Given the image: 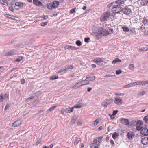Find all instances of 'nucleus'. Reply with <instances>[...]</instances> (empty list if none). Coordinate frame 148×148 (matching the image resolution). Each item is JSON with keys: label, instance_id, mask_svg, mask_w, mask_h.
Returning a JSON list of instances; mask_svg holds the SVG:
<instances>
[{"label": "nucleus", "instance_id": "f257e3e1", "mask_svg": "<svg viewBox=\"0 0 148 148\" xmlns=\"http://www.w3.org/2000/svg\"><path fill=\"white\" fill-rule=\"evenodd\" d=\"M110 16V12H106L104 13L100 17V20L101 21H107L108 19Z\"/></svg>", "mask_w": 148, "mask_h": 148}, {"label": "nucleus", "instance_id": "f03ea898", "mask_svg": "<svg viewBox=\"0 0 148 148\" xmlns=\"http://www.w3.org/2000/svg\"><path fill=\"white\" fill-rule=\"evenodd\" d=\"M123 8L121 7H119L118 5H114L112 10L114 13H119L122 11Z\"/></svg>", "mask_w": 148, "mask_h": 148}, {"label": "nucleus", "instance_id": "7ed1b4c3", "mask_svg": "<svg viewBox=\"0 0 148 148\" xmlns=\"http://www.w3.org/2000/svg\"><path fill=\"white\" fill-rule=\"evenodd\" d=\"M122 11L124 14L128 15L132 12V10L129 6H127L123 8Z\"/></svg>", "mask_w": 148, "mask_h": 148}, {"label": "nucleus", "instance_id": "20e7f679", "mask_svg": "<svg viewBox=\"0 0 148 148\" xmlns=\"http://www.w3.org/2000/svg\"><path fill=\"white\" fill-rule=\"evenodd\" d=\"M98 140L97 139L95 138L93 140V143L90 144V147L91 148H99L97 144Z\"/></svg>", "mask_w": 148, "mask_h": 148}, {"label": "nucleus", "instance_id": "39448f33", "mask_svg": "<svg viewBox=\"0 0 148 148\" xmlns=\"http://www.w3.org/2000/svg\"><path fill=\"white\" fill-rule=\"evenodd\" d=\"M143 121L140 120H138L136 124V129L138 130H140L142 128V125H143Z\"/></svg>", "mask_w": 148, "mask_h": 148}, {"label": "nucleus", "instance_id": "423d86ee", "mask_svg": "<svg viewBox=\"0 0 148 148\" xmlns=\"http://www.w3.org/2000/svg\"><path fill=\"white\" fill-rule=\"evenodd\" d=\"M8 98V96L7 94L3 95L1 93L0 94V102H3V100L6 101Z\"/></svg>", "mask_w": 148, "mask_h": 148}, {"label": "nucleus", "instance_id": "0eeeda50", "mask_svg": "<svg viewBox=\"0 0 148 148\" xmlns=\"http://www.w3.org/2000/svg\"><path fill=\"white\" fill-rule=\"evenodd\" d=\"M98 32L101 34L103 36H106L107 35L106 33V30L103 28H100L98 29Z\"/></svg>", "mask_w": 148, "mask_h": 148}, {"label": "nucleus", "instance_id": "6e6552de", "mask_svg": "<svg viewBox=\"0 0 148 148\" xmlns=\"http://www.w3.org/2000/svg\"><path fill=\"white\" fill-rule=\"evenodd\" d=\"M125 1L124 0H118L114 2L115 5H118L119 7H121L122 4H124Z\"/></svg>", "mask_w": 148, "mask_h": 148}, {"label": "nucleus", "instance_id": "1a4fd4ad", "mask_svg": "<svg viewBox=\"0 0 148 148\" xmlns=\"http://www.w3.org/2000/svg\"><path fill=\"white\" fill-rule=\"evenodd\" d=\"M82 82H80V81L76 83L75 85H74L72 87L74 89H77L80 86L83 85H85L87 84H82Z\"/></svg>", "mask_w": 148, "mask_h": 148}, {"label": "nucleus", "instance_id": "9d476101", "mask_svg": "<svg viewBox=\"0 0 148 148\" xmlns=\"http://www.w3.org/2000/svg\"><path fill=\"white\" fill-rule=\"evenodd\" d=\"M114 102L117 105L120 106L122 104V100L119 98L116 97L115 98Z\"/></svg>", "mask_w": 148, "mask_h": 148}, {"label": "nucleus", "instance_id": "9b49d317", "mask_svg": "<svg viewBox=\"0 0 148 148\" xmlns=\"http://www.w3.org/2000/svg\"><path fill=\"white\" fill-rule=\"evenodd\" d=\"M22 123L21 120H18L14 122L12 124V126L14 127H17L20 125Z\"/></svg>", "mask_w": 148, "mask_h": 148}, {"label": "nucleus", "instance_id": "f8f14e48", "mask_svg": "<svg viewBox=\"0 0 148 148\" xmlns=\"http://www.w3.org/2000/svg\"><path fill=\"white\" fill-rule=\"evenodd\" d=\"M135 134L132 132H130L127 134V138L129 140H131L134 136Z\"/></svg>", "mask_w": 148, "mask_h": 148}, {"label": "nucleus", "instance_id": "ddd939ff", "mask_svg": "<svg viewBox=\"0 0 148 148\" xmlns=\"http://www.w3.org/2000/svg\"><path fill=\"white\" fill-rule=\"evenodd\" d=\"M141 134L145 136L148 135V129L147 128H143L140 131Z\"/></svg>", "mask_w": 148, "mask_h": 148}, {"label": "nucleus", "instance_id": "4468645a", "mask_svg": "<svg viewBox=\"0 0 148 148\" xmlns=\"http://www.w3.org/2000/svg\"><path fill=\"white\" fill-rule=\"evenodd\" d=\"M141 142L144 145H147L148 144V138L145 137L142 139Z\"/></svg>", "mask_w": 148, "mask_h": 148}, {"label": "nucleus", "instance_id": "2eb2a0df", "mask_svg": "<svg viewBox=\"0 0 148 148\" xmlns=\"http://www.w3.org/2000/svg\"><path fill=\"white\" fill-rule=\"evenodd\" d=\"M34 3L37 6H41L43 4L41 2L38 0H33Z\"/></svg>", "mask_w": 148, "mask_h": 148}, {"label": "nucleus", "instance_id": "dca6fc26", "mask_svg": "<svg viewBox=\"0 0 148 148\" xmlns=\"http://www.w3.org/2000/svg\"><path fill=\"white\" fill-rule=\"evenodd\" d=\"M121 122L123 124L128 125L129 124V122L128 119L123 118L121 120Z\"/></svg>", "mask_w": 148, "mask_h": 148}, {"label": "nucleus", "instance_id": "f3484780", "mask_svg": "<svg viewBox=\"0 0 148 148\" xmlns=\"http://www.w3.org/2000/svg\"><path fill=\"white\" fill-rule=\"evenodd\" d=\"M15 5L20 8H22L24 6V3L20 2H16L15 3Z\"/></svg>", "mask_w": 148, "mask_h": 148}, {"label": "nucleus", "instance_id": "a211bd4d", "mask_svg": "<svg viewBox=\"0 0 148 148\" xmlns=\"http://www.w3.org/2000/svg\"><path fill=\"white\" fill-rule=\"evenodd\" d=\"M52 3L53 8H55L58 7L59 2L57 1H55Z\"/></svg>", "mask_w": 148, "mask_h": 148}, {"label": "nucleus", "instance_id": "6ab92c4d", "mask_svg": "<svg viewBox=\"0 0 148 148\" xmlns=\"http://www.w3.org/2000/svg\"><path fill=\"white\" fill-rule=\"evenodd\" d=\"M64 48L65 49H76V47L74 46H71V45H66L65 46Z\"/></svg>", "mask_w": 148, "mask_h": 148}, {"label": "nucleus", "instance_id": "aec40b11", "mask_svg": "<svg viewBox=\"0 0 148 148\" xmlns=\"http://www.w3.org/2000/svg\"><path fill=\"white\" fill-rule=\"evenodd\" d=\"M138 2L142 6L145 5L147 4V2L145 0H139Z\"/></svg>", "mask_w": 148, "mask_h": 148}, {"label": "nucleus", "instance_id": "412c9836", "mask_svg": "<svg viewBox=\"0 0 148 148\" xmlns=\"http://www.w3.org/2000/svg\"><path fill=\"white\" fill-rule=\"evenodd\" d=\"M15 53V51H12L6 53L5 54V56H13Z\"/></svg>", "mask_w": 148, "mask_h": 148}, {"label": "nucleus", "instance_id": "4be33fe9", "mask_svg": "<svg viewBox=\"0 0 148 148\" xmlns=\"http://www.w3.org/2000/svg\"><path fill=\"white\" fill-rule=\"evenodd\" d=\"M113 32V29L110 27H109L107 30H106V33L107 34V35L110 34H111Z\"/></svg>", "mask_w": 148, "mask_h": 148}, {"label": "nucleus", "instance_id": "5701e85b", "mask_svg": "<svg viewBox=\"0 0 148 148\" xmlns=\"http://www.w3.org/2000/svg\"><path fill=\"white\" fill-rule=\"evenodd\" d=\"M73 108H68L65 109V112L66 113L72 112L73 110Z\"/></svg>", "mask_w": 148, "mask_h": 148}, {"label": "nucleus", "instance_id": "b1692460", "mask_svg": "<svg viewBox=\"0 0 148 148\" xmlns=\"http://www.w3.org/2000/svg\"><path fill=\"white\" fill-rule=\"evenodd\" d=\"M142 22L145 27H148V20L147 19L144 18L142 21Z\"/></svg>", "mask_w": 148, "mask_h": 148}, {"label": "nucleus", "instance_id": "393cba45", "mask_svg": "<svg viewBox=\"0 0 148 148\" xmlns=\"http://www.w3.org/2000/svg\"><path fill=\"white\" fill-rule=\"evenodd\" d=\"M99 122V119H96L95 121H94L92 123V126L93 127L96 126Z\"/></svg>", "mask_w": 148, "mask_h": 148}, {"label": "nucleus", "instance_id": "a878e982", "mask_svg": "<svg viewBox=\"0 0 148 148\" xmlns=\"http://www.w3.org/2000/svg\"><path fill=\"white\" fill-rule=\"evenodd\" d=\"M119 136L118 134L116 132L114 133L112 135V137L114 139L117 138Z\"/></svg>", "mask_w": 148, "mask_h": 148}, {"label": "nucleus", "instance_id": "bb28decb", "mask_svg": "<svg viewBox=\"0 0 148 148\" xmlns=\"http://www.w3.org/2000/svg\"><path fill=\"white\" fill-rule=\"evenodd\" d=\"M47 8L49 10L52 9L53 8L52 4V3H51L49 4H47Z\"/></svg>", "mask_w": 148, "mask_h": 148}, {"label": "nucleus", "instance_id": "cd10ccee", "mask_svg": "<svg viewBox=\"0 0 148 148\" xmlns=\"http://www.w3.org/2000/svg\"><path fill=\"white\" fill-rule=\"evenodd\" d=\"M80 140L81 139L79 137H76V139L74 142V144L75 145L77 144Z\"/></svg>", "mask_w": 148, "mask_h": 148}, {"label": "nucleus", "instance_id": "c85d7f7f", "mask_svg": "<svg viewBox=\"0 0 148 148\" xmlns=\"http://www.w3.org/2000/svg\"><path fill=\"white\" fill-rule=\"evenodd\" d=\"M121 60L118 58H116L112 62L113 64H115L116 62H121Z\"/></svg>", "mask_w": 148, "mask_h": 148}, {"label": "nucleus", "instance_id": "c756f323", "mask_svg": "<svg viewBox=\"0 0 148 148\" xmlns=\"http://www.w3.org/2000/svg\"><path fill=\"white\" fill-rule=\"evenodd\" d=\"M73 66L72 65H67L65 66V69H73Z\"/></svg>", "mask_w": 148, "mask_h": 148}, {"label": "nucleus", "instance_id": "7c9ffc66", "mask_svg": "<svg viewBox=\"0 0 148 148\" xmlns=\"http://www.w3.org/2000/svg\"><path fill=\"white\" fill-rule=\"evenodd\" d=\"M9 9L12 12L14 11V9L13 8L12 4H10L9 5Z\"/></svg>", "mask_w": 148, "mask_h": 148}, {"label": "nucleus", "instance_id": "2f4dec72", "mask_svg": "<svg viewBox=\"0 0 148 148\" xmlns=\"http://www.w3.org/2000/svg\"><path fill=\"white\" fill-rule=\"evenodd\" d=\"M122 28L124 31L128 32L129 31V28L127 27L123 26L122 27Z\"/></svg>", "mask_w": 148, "mask_h": 148}, {"label": "nucleus", "instance_id": "473e14b6", "mask_svg": "<svg viewBox=\"0 0 148 148\" xmlns=\"http://www.w3.org/2000/svg\"><path fill=\"white\" fill-rule=\"evenodd\" d=\"M57 107V106H53L51 107L47 111V112H49L50 111H52L54 110V109L56 108Z\"/></svg>", "mask_w": 148, "mask_h": 148}, {"label": "nucleus", "instance_id": "72a5a7b5", "mask_svg": "<svg viewBox=\"0 0 148 148\" xmlns=\"http://www.w3.org/2000/svg\"><path fill=\"white\" fill-rule=\"evenodd\" d=\"M106 102H107L108 105H109L113 102V100L112 99H109L106 100L105 101Z\"/></svg>", "mask_w": 148, "mask_h": 148}, {"label": "nucleus", "instance_id": "f704fd0d", "mask_svg": "<svg viewBox=\"0 0 148 148\" xmlns=\"http://www.w3.org/2000/svg\"><path fill=\"white\" fill-rule=\"evenodd\" d=\"M140 81H137L132 83L133 86L136 85H140Z\"/></svg>", "mask_w": 148, "mask_h": 148}, {"label": "nucleus", "instance_id": "c9c22d12", "mask_svg": "<svg viewBox=\"0 0 148 148\" xmlns=\"http://www.w3.org/2000/svg\"><path fill=\"white\" fill-rule=\"evenodd\" d=\"M23 58V57L22 56H19L18 58L16 60V61L19 62H20L21 60Z\"/></svg>", "mask_w": 148, "mask_h": 148}, {"label": "nucleus", "instance_id": "e433bc0d", "mask_svg": "<svg viewBox=\"0 0 148 148\" xmlns=\"http://www.w3.org/2000/svg\"><path fill=\"white\" fill-rule=\"evenodd\" d=\"M140 85H142L143 86H145L146 84H148V82L147 81H140Z\"/></svg>", "mask_w": 148, "mask_h": 148}, {"label": "nucleus", "instance_id": "4c0bfd02", "mask_svg": "<svg viewBox=\"0 0 148 148\" xmlns=\"http://www.w3.org/2000/svg\"><path fill=\"white\" fill-rule=\"evenodd\" d=\"M77 119L76 117H74L71 121L70 123L71 124L74 123L75 121Z\"/></svg>", "mask_w": 148, "mask_h": 148}, {"label": "nucleus", "instance_id": "58836bf2", "mask_svg": "<svg viewBox=\"0 0 148 148\" xmlns=\"http://www.w3.org/2000/svg\"><path fill=\"white\" fill-rule=\"evenodd\" d=\"M133 84L132 83L129 84L125 85L124 86V87L125 88H130L131 87L133 86Z\"/></svg>", "mask_w": 148, "mask_h": 148}, {"label": "nucleus", "instance_id": "ea45409f", "mask_svg": "<svg viewBox=\"0 0 148 148\" xmlns=\"http://www.w3.org/2000/svg\"><path fill=\"white\" fill-rule=\"evenodd\" d=\"M144 121L146 123H147V121H148V115L145 116L143 118Z\"/></svg>", "mask_w": 148, "mask_h": 148}, {"label": "nucleus", "instance_id": "a19ab883", "mask_svg": "<svg viewBox=\"0 0 148 148\" xmlns=\"http://www.w3.org/2000/svg\"><path fill=\"white\" fill-rule=\"evenodd\" d=\"M139 49L141 51H146L147 50V48L142 47L140 48Z\"/></svg>", "mask_w": 148, "mask_h": 148}, {"label": "nucleus", "instance_id": "79ce46f5", "mask_svg": "<svg viewBox=\"0 0 148 148\" xmlns=\"http://www.w3.org/2000/svg\"><path fill=\"white\" fill-rule=\"evenodd\" d=\"M118 112V110H114L113 112V114L112 115H111L110 117L112 118V116L113 118H114V116L115 115L117 114Z\"/></svg>", "mask_w": 148, "mask_h": 148}, {"label": "nucleus", "instance_id": "37998d69", "mask_svg": "<svg viewBox=\"0 0 148 148\" xmlns=\"http://www.w3.org/2000/svg\"><path fill=\"white\" fill-rule=\"evenodd\" d=\"M76 44L78 46H80L82 45V43L80 40L77 41L76 42Z\"/></svg>", "mask_w": 148, "mask_h": 148}, {"label": "nucleus", "instance_id": "c03bdc74", "mask_svg": "<svg viewBox=\"0 0 148 148\" xmlns=\"http://www.w3.org/2000/svg\"><path fill=\"white\" fill-rule=\"evenodd\" d=\"M129 69L132 70H134V66L133 64H130L129 66Z\"/></svg>", "mask_w": 148, "mask_h": 148}, {"label": "nucleus", "instance_id": "a18cd8bd", "mask_svg": "<svg viewBox=\"0 0 148 148\" xmlns=\"http://www.w3.org/2000/svg\"><path fill=\"white\" fill-rule=\"evenodd\" d=\"M58 78V76H53L52 77H51L50 78V79L53 80L56 79H57Z\"/></svg>", "mask_w": 148, "mask_h": 148}, {"label": "nucleus", "instance_id": "49530a36", "mask_svg": "<svg viewBox=\"0 0 148 148\" xmlns=\"http://www.w3.org/2000/svg\"><path fill=\"white\" fill-rule=\"evenodd\" d=\"M6 1L5 0H2V2L0 1V2L2 4H4L5 5H8V3H6L5 1Z\"/></svg>", "mask_w": 148, "mask_h": 148}, {"label": "nucleus", "instance_id": "de8ad7c7", "mask_svg": "<svg viewBox=\"0 0 148 148\" xmlns=\"http://www.w3.org/2000/svg\"><path fill=\"white\" fill-rule=\"evenodd\" d=\"M63 71H65V72H66V69H61L59 70L58 71V73H60Z\"/></svg>", "mask_w": 148, "mask_h": 148}, {"label": "nucleus", "instance_id": "09e8293b", "mask_svg": "<svg viewBox=\"0 0 148 148\" xmlns=\"http://www.w3.org/2000/svg\"><path fill=\"white\" fill-rule=\"evenodd\" d=\"M102 105L105 108H106L107 107L108 105L107 103V102L105 101L102 103Z\"/></svg>", "mask_w": 148, "mask_h": 148}, {"label": "nucleus", "instance_id": "8fccbe9b", "mask_svg": "<svg viewBox=\"0 0 148 148\" xmlns=\"http://www.w3.org/2000/svg\"><path fill=\"white\" fill-rule=\"evenodd\" d=\"M89 77V79L90 81H92L94 80L95 79V76H93L91 77Z\"/></svg>", "mask_w": 148, "mask_h": 148}, {"label": "nucleus", "instance_id": "3c124183", "mask_svg": "<svg viewBox=\"0 0 148 148\" xmlns=\"http://www.w3.org/2000/svg\"><path fill=\"white\" fill-rule=\"evenodd\" d=\"M40 102V100L38 99H36L34 102V103L36 105L38 104Z\"/></svg>", "mask_w": 148, "mask_h": 148}, {"label": "nucleus", "instance_id": "603ef678", "mask_svg": "<svg viewBox=\"0 0 148 148\" xmlns=\"http://www.w3.org/2000/svg\"><path fill=\"white\" fill-rule=\"evenodd\" d=\"M53 147V145L52 144H51L48 146H44L43 147V148H52Z\"/></svg>", "mask_w": 148, "mask_h": 148}, {"label": "nucleus", "instance_id": "864d4df0", "mask_svg": "<svg viewBox=\"0 0 148 148\" xmlns=\"http://www.w3.org/2000/svg\"><path fill=\"white\" fill-rule=\"evenodd\" d=\"M80 82H82V84H85V85H86L87 84H89V81H87V82H85V80H82L81 81H80Z\"/></svg>", "mask_w": 148, "mask_h": 148}, {"label": "nucleus", "instance_id": "5fc2aeb1", "mask_svg": "<svg viewBox=\"0 0 148 148\" xmlns=\"http://www.w3.org/2000/svg\"><path fill=\"white\" fill-rule=\"evenodd\" d=\"M102 61V59L101 58H96L94 60V61L95 62H99Z\"/></svg>", "mask_w": 148, "mask_h": 148}, {"label": "nucleus", "instance_id": "6e6d98bb", "mask_svg": "<svg viewBox=\"0 0 148 148\" xmlns=\"http://www.w3.org/2000/svg\"><path fill=\"white\" fill-rule=\"evenodd\" d=\"M135 28H132V29L130 30V33H135Z\"/></svg>", "mask_w": 148, "mask_h": 148}, {"label": "nucleus", "instance_id": "4d7b16f0", "mask_svg": "<svg viewBox=\"0 0 148 148\" xmlns=\"http://www.w3.org/2000/svg\"><path fill=\"white\" fill-rule=\"evenodd\" d=\"M102 139V137H100L98 138V142L99 145L100 144V143H101Z\"/></svg>", "mask_w": 148, "mask_h": 148}, {"label": "nucleus", "instance_id": "13d9d810", "mask_svg": "<svg viewBox=\"0 0 148 148\" xmlns=\"http://www.w3.org/2000/svg\"><path fill=\"white\" fill-rule=\"evenodd\" d=\"M90 38L88 37L85 38L84 39L85 42L87 43L90 40Z\"/></svg>", "mask_w": 148, "mask_h": 148}, {"label": "nucleus", "instance_id": "bf43d9fd", "mask_svg": "<svg viewBox=\"0 0 148 148\" xmlns=\"http://www.w3.org/2000/svg\"><path fill=\"white\" fill-rule=\"evenodd\" d=\"M121 71L119 70H116V74L117 75H119L121 73Z\"/></svg>", "mask_w": 148, "mask_h": 148}, {"label": "nucleus", "instance_id": "052dcab7", "mask_svg": "<svg viewBox=\"0 0 148 148\" xmlns=\"http://www.w3.org/2000/svg\"><path fill=\"white\" fill-rule=\"evenodd\" d=\"M147 28V27H146V28ZM140 29L142 30L143 32H145L146 31L145 27H141Z\"/></svg>", "mask_w": 148, "mask_h": 148}, {"label": "nucleus", "instance_id": "680f3d73", "mask_svg": "<svg viewBox=\"0 0 148 148\" xmlns=\"http://www.w3.org/2000/svg\"><path fill=\"white\" fill-rule=\"evenodd\" d=\"M114 3V2H112L111 3L108 4L107 5L108 7L110 8L111 7Z\"/></svg>", "mask_w": 148, "mask_h": 148}, {"label": "nucleus", "instance_id": "e2e57ef3", "mask_svg": "<svg viewBox=\"0 0 148 148\" xmlns=\"http://www.w3.org/2000/svg\"><path fill=\"white\" fill-rule=\"evenodd\" d=\"M9 107L10 105L8 104H7L5 107V110H7V109Z\"/></svg>", "mask_w": 148, "mask_h": 148}, {"label": "nucleus", "instance_id": "0e129e2a", "mask_svg": "<svg viewBox=\"0 0 148 148\" xmlns=\"http://www.w3.org/2000/svg\"><path fill=\"white\" fill-rule=\"evenodd\" d=\"M81 107V106L79 105L75 106L74 107L75 108H79Z\"/></svg>", "mask_w": 148, "mask_h": 148}, {"label": "nucleus", "instance_id": "69168bd1", "mask_svg": "<svg viewBox=\"0 0 148 148\" xmlns=\"http://www.w3.org/2000/svg\"><path fill=\"white\" fill-rule=\"evenodd\" d=\"M65 112V109H62L61 111V114H63Z\"/></svg>", "mask_w": 148, "mask_h": 148}, {"label": "nucleus", "instance_id": "338daca9", "mask_svg": "<svg viewBox=\"0 0 148 148\" xmlns=\"http://www.w3.org/2000/svg\"><path fill=\"white\" fill-rule=\"evenodd\" d=\"M25 83V80L24 79H21V84H23Z\"/></svg>", "mask_w": 148, "mask_h": 148}, {"label": "nucleus", "instance_id": "774afa93", "mask_svg": "<svg viewBox=\"0 0 148 148\" xmlns=\"http://www.w3.org/2000/svg\"><path fill=\"white\" fill-rule=\"evenodd\" d=\"M75 9L73 8L71 10L70 12L71 13L73 14L75 12Z\"/></svg>", "mask_w": 148, "mask_h": 148}]
</instances>
